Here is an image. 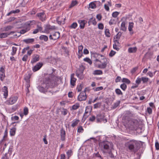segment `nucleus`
<instances>
[{
  "mask_svg": "<svg viewBox=\"0 0 159 159\" xmlns=\"http://www.w3.org/2000/svg\"><path fill=\"white\" fill-rule=\"evenodd\" d=\"M139 145L138 142L135 140H130L125 144V146L128 151L136 152L138 150V146Z\"/></svg>",
  "mask_w": 159,
  "mask_h": 159,
  "instance_id": "obj_1",
  "label": "nucleus"
},
{
  "mask_svg": "<svg viewBox=\"0 0 159 159\" xmlns=\"http://www.w3.org/2000/svg\"><path fill=\"white\" fill-rule=\"evenodd\" d=\"M44 77L43 79V86L42 87L38 86V89L42 92H44L45 90L50 87V76L49 75L44 74Z\"/></svg>",
  "mask_w": 159,
  "mask_h": 159,
  "instance_id": "obj_2",
  "label": "nucleus"
},
{
  "mask_svg": "<svg viewBox=\"0 0 159 159\" xmlns=\"http://www.w3.org/2000/svg\"><path fill=\"white\" fill-rule=\"evenodd\" d=\"M100 148L104 152H107L109 151L111 148L113 147L111 143L107 141L101 142L99 143Z\"/></svg>",
  "mask_w": 159,
  "mask_h": 159,
  "instance_id": "obj_3",
  "label": "nucleus"
},
{
  "mask_svg": "<svg viewBox=\"0 0 159 159\" xmlns=\"http://www.w3.org/2000/svg\"><path fill=\"white\" fill-rule=\"evenodd\" d=\"M128 127L130 129L134 130L136 129L138 126V121L134 119H130L127 124Z\"/></svg>",
  "mask_w": 159,
  "mask_h": 159,
  "instance_id": "obj_4",
  "label": "nucleus"
},
{
  "mask_svg": "<svg viewBox=\"0 0 159 159\" xmlns=\"http://www.w3.org/2000/svg\"><path fill=\"white\" fill-rule=\"evenodd\" d=\"M87 89L85 88L84 91L81 92L78 97V100L79 101H81L85 100L87 99V96L85 92Z\"/></svg>",
  "mask_w": 159,
  "mask_h": 159,
  "instance_id": "obj_5",
  "label": "nucleus"
},
{
  "mask_svg": "<svg viewBox=\"0 0 159 159\" xmlns=\"http://www.w3.org/2000/svg\"><path fill=\"white\" fill-rule=\"evenodd\" d=\"M96 119L97 122H103L105 123L107 122V120L105 118L104 114H98L97 115Z\"/></svg>",
  "mask_w": 159,
  "mask_h": 159,
  "instance_id": "obj_6",
  "label": "nucleus"
},
{
  "mask_svg": "<svg viewBox=\"0 0 159 159\" xmlns=\"http://www.w3.org/2000/svg\"><path fill=\"white\" fill-rule=\"evenodd\" d=\"M59 78L56 76H54L50 79V88H52L55 87L57 84V81Z\"/></svg>",
  "mask_w": 159,
  "mask_h": 159,
  "instance_id": "obj_7",
  "label": "nucleus"
},
{
  "mask_svg": "<svg viewBox=\"0 0 159 159\" xmlns=\"http://www.w3.org/2000/svg\"><path fill=\"white\" fill-rule=\"evenodd\" d=\"M50 31H51V34L50 35V38L54 40L57 39L60 37V33L57 32H54L50 28Z\"/></svg>",
  "mask_w": 159,
  "mask_h": 159,
  "instance_id": "obj_8",
  "label": "nucleus"
},
{
  "mask_svg": "<svg viewBox=\"0 0 159 159\" xmlns=\"http://www.w3.org/2000/svg\"><path fill=\"white\" fill-rule=\"evenodd\" d=\"M100 63L101 62L98 60L96 59L95 60V66L101 69L104 68L106 66V64L105 63L101 64Z\"/></svg>",
  "mask_w": 159,
  "mask_h": 159,
  "instance_id": "obj_9",
  "label": "nucleus"
},
{
  "mask_svg": "<svg viewBox=\"0 0 159 159\" xmlns=\"http://www.w3.org/2000/svg\"><path fill=\"white\" fill-rule=\"evenodd\" d=\"M17 99L18 98L17 97H12L8 100L7 101L6 103L8 105H12L16 102Z\"/></svg>",
  "mask_w": 159,
  "mask_h": 159,
  "instance_id": "obj_10",
  "label": "nucleus"
},
{
  "mask_svg": "<svg viewBox=\"0 0 159 159\" xmlns=\"http://www.w3.org/2000/svg\"><path fill=\"white\" fill-rule=\"evenodd\" d=\"M39 56L38 54H34L33 55L31 63H34L39 61Z\"/></svg>",
  "mask_w": 159,
  "mask_h": 159,
  "instance_id": "obj_11",
  "label": "nucleus"
},
{
  "mask_svg": "<svg viewBox=\"0 0 159 159\" xmlns=\"http://www.w3.org/2000/svg\"><path fill=\"white\" fill-rule=\"evenodd\" d=\"M32 74V73L31 71H29L28 72L27 74L25 75L24 79L26 81L27 83L29 84L30 82V79L31 77V76Z\"/></svg>",
  "mask_w": 159,
  "mask_h": 159,
  "instance_id": "obj_12",
  "label": "nucleus"
},
{
  "mask_svg": "<svg viewBox=\"0 0 159 159\" xmlns=\"http://www.w3.org/2000/svg\"><path fill=\"white\" fill-rule=\"evenodd\" d=\"M78 22L80 24V28L83 29L85 26V24L86 23V21L84 20H79Z\"/></svg>",
  "mask_w": 159,
  "mask_h": 159,
  "instance_id": "obj_13",
  "label": "nucleus"
},
{
  "mask_svg": "<svg viewBox=\"0 0 159 159\" xmlns=\"http://www.w3.org/2000/svg\"><path fill=\"white\" fill-rule=\"evenodd\" d=\"M76 76L80 79L83 78V70H76Z\"/></svg>",
  "mask_w": 159,
  "mask_h": 159,
  "instance_id": "obj_14",
  "label": "nucleus"
},
{
  "mask_svg": "<svg viewBox=\"0 0 159 159\" xmlns=\"http://www.w3.org/2000/svg\"><path fill=\"white\" fill-rule=\"evenodd\" d=\"M37 15L42 21H43L46 20L44 12L38 13Z\"/></svg>",
  "mask_w": 159,
  "mask_h": 159,
  "instance_id": "obj_15",
  "label": "nucleus"
},
{
  "mask_svg": "<svg viewBox=\"0 0 159 159\" xmlns=\"http://www.w3.org/2000/svg\"><path fill=\"white\" fill-rule=\"evenodd\" d=\"M75 74H71V75L70 84L73 86L75 85V83L76 80V79L74 78Z\"/></svg>",
  "mask_w": 159,
  "mask_h": 159,
  "instance_id": "obj_16",
  "label": "nucleus"
},
{
  "mask_svg": "<svg viewBox=\"0 0 159 159\" xmlns=\"http://www.w3.org/2000/svg\"><path fill=\"white\" fill-rule=\"evenodd\" d=\"M83 47L82 45L79 46L78 47V56L79 58H80L82 56V50Z\"/></svg>",
  "mask_w": 159,
  "mask_h": 159,
  "instance_id": "obj_17",
  "label": "nucleus"
},
{
  "mask_svg": "<svg viewBox=\"0 0 159 159\" xmlns=\"http://www.w3.org/2000/svg\"><path fill=\"white\" fill-rule=\"evenodd\" d=\"M137 50V48L136 47H134L129 48L128 50V51L129 53H133L136 52Z\"/></svg>",
  "mask_w": 159,
  "mask_h": 159,
  "instance_id": "obj_18",
  "label": "nucleus"
},
{
  "mask_svg": "<svg viewBox=\"0 0 159 159\" xmlns=\"http://www.w3.org/2000/svg\"><path fill=\"white\" fill-rule=\"evenodd\" d=\"M127 23L126 21H123L122 22L121 26H120V30L123 31H125L126 30V27L125 26V25Z\"/></svg>",
  "mask_w": 159,
  "mask_h": 159,
  "instance_id": "obj_19",
  "label": "nucleus"
},
{
  "mask_svg": "<svg viewBox=\"0 0 159 159\" xmlns=\"http://www.w3.org/2000/svg\"><path fill=\"white\" fill-rule=\"evenodd\" d=\"M23 41L25 43L27 44L31 43L34 41V39H24Z\"/></svg>",
  "mask_w": 159,
  "mask_h": 159,
  "instance_id": "obj_20",
  "label": "nucleus"
},
{
  "mask_svg": "<svg viewBox=\"0 0 159 159\" xmlns=\"http://www.w3.org/2000/svg\"><path fill=\"white\" fill-rule=\"evenodd\" d=\"M5 77L4 70H0V79L2 81Z\"/></svg>",
  "mask_w": 159,
  "mask_h": 159,
  "instance_id": "obj_21",
  "label": "nucleus"
},
{
  "mask_svg": "<svg viewBox=\"0 0 159 159\" xmlns=\"http://www.w3.org/2000/svg\"><path fill=\"white\" fill-rule=\"evenodd\" d=\"M66 133L65 131L61 129V140L62 141H64L65 139Z\"/></svg>",
  "mask_w": 159,
  "mask_h": 159,
  "instance_id": "obj_22",
  "label": "nucleus"
},
{
  "mask_svg": "<svg viewBox=\"0 0 159 159\" xmlns=\"http://www.w3.org/2000/svg\"><path fill=\"white\" fill-rule=\"evenodd\" d=\"M91 110L92 108L90 106H87L86 108L85 113L84 114V116L87 117V116L86 115V114H87L89 112H90L91 111Z\"/></svg>",
  "mask_w": 159,
  "mask_h": 159,
  "instance_id": "obj_23",
  "label": "nucleus"
},
{
  "mask_svg": "<svg viewBox=\"0 0 159 159\" xmlns=\"http://www.w3.org/2000/svg\"><path fill=\"white\" fill-rule=\"evenodd\" d=\"M79 121L80 120L78 119L74 120L72 121L71 126L73 127H74L78 124Z\"/></svg>",
  "mask_w": 159,
  "mask_h": 159,
  "instance_id": "obj_24",
  "label": "nucleus"
},
{
  "mask_svg": "<svg viewBox=\"0 0 159 159\" xmlns=\"http://www.w3.org/2000/svg\"><path fill=\"white\" fill-rule=\"evenodd\" d=\"M43 64L42 63H38L36 65L34 66L33 70H39L42 66Z\"/></svg>",
  "mask_w": 159,
  "mask_h": 159,
  "instance_id": "obj_25",
  "label": "nucleus"
},
{
  "mask_svg": "<svg viewBox=\"0 0 159 159\" xmlns=\"http://www.w3.org/2000/svg\"><path fill=\"white\" fill-rule=\"evenodd\" d=\"M16 130V128L15 127H13L11 129L10 131V134L11 136H13L15 135Z\"/></svg>",
  "mask_w": 159,
  "mask_h": 159,
  "instance_id": "obj_26",
  "label": "nucleus"
},
{
  "mask_svg": "<svg viewBox=\"0 0 159 159\" xmlns=\"http://www.w3.org/2000/svg\"><path fill=\"white\" fill-rule=\"evenodd\" d=\"M133 27L134 23L133 22L129 23L128 30L130 33L132 31V29Z\"/></svg>",
  "mask_w": 159,
  "mask_h": 159,
  "instance_id": "obj_27",
  "label": "nucleus"
},
{
  "mask_svg": "<svg viewBox=\"0 0 159 159\" xmlns=\"http://www.w3.org/2000/svg\"><path fill=\"white\" fill-rule=\"evenodd\" d=\"M39 39L40 40H43L45 41H46L48 40V37L46 35H42L39 37Z\"/></svg>",
  "mask_w": 159,
  "mask_h": 159,
  "instance_id": "obj_28",
  "label": "nucleus"
},
{
  "mask_svg": "<svg viewBox=\"0 0 159 159\" xmlns=\"http://www.w3.org/2000/svg\"><path fill=\"white\" fill-rule=\"evenodd\" d=\"M78 25L76 22L73 23L70 26H69V28L70 29H75L77 26Z\"/></svg>",
  "mask_w": 159,
  "mask_h": 159,
  "instance_id": "obj_29",
  "label": "nucleus"
},
{
  "mask_svg": "<svg viewBox=\"0 0 159 159\" xmlns=\"http://www.w3.org/2000/svg\"><path fill=\"white\" fill-rule=\"evenodd\" d=\"M17 50V48L15 47H12V52L11 53V54L12 56H14L15 55L16 52Z\"/></svg>",
  "mask_w": 159,
  "mask_h": 159,
  "instance_id": "obj_30",
  "label": "nucleus"
},
{
  "mask_svg": "<svg viewBox=\"0 0 159 159\" xmlns=\"http://www.w3.org/2000/svg\"><path fill=\"white\" fill-rule=\"evenodd\" d=\"M89 7L91 9H94L96 7V5L94 2H92L89 4Z\"/></svg>",
  "mask_w": 159,
  "mask_h": 159,
  "instance_id": "obj_31",
  "label": "nucleus"
},
{
  "mask_svg": "<svg viewBox=\"0 0 159 159\" xmlns=\"http://www.w3.org/2000/svg\"><path fill=\"white\" fill-rule=\"evenodd\" d=\"M35 23L36 21L34 20L29 21L26 22L27 25L30 26L35 24Z\"/></svg>",
  "mask_w": 159,
  "mask_h": 159,
  "instance_id": "obj_32",
  "label": "nucleus"
},
{
  "mask_svg": "<svg viewBox=\"0 0 159 159\" xmlns=\"http://www.w3.org/2000/svg\"><path fill=\"white\" fill-rule=\"evenodd\" d=\"M50 30V25H47L45 27L44 32L46 33H49Z\"/></svg>",
  "mask_w": 159,
  "mask_h": 159,
  "instance_id": "obj_33",
  "label": "nucleus"
},
{
  "mask_svg": "<svg viewBox=\"0 0 159 159\" xmlns=\"http://www.w3.org/2000/svg\"><path fill=\"white\" fill-rule=\"evenodd\" d=\"M8 36L7 33H0V38H4Z\"/></svg>",
  "mask_w": 159,
  "mask_h": 159,
  "instance_id": "obj_34",
  "label": "nucleus"
},
{
  "mask_svg": "<svg viewBox=\"0 0 159 159\" xmlns=\"http://www.w3.org/2000/svg\"><path fill=\"white\" fill-rule=\"evenodd\" d=\"M105 34L106 36L108 37H110L111 34L108 29H106L105 31Z\"/></svg>",
  "mask_w": 159,
  "mask_h": 159,
  "instance_id": "obj_35",
  "label": "nucleus"
},
{
  "mask_svg": "<svg viewBox=\"0 0 159 159\" xmlns=\"http://www.w3.org/2000/svg\"><path fill=\"white\" fill-rule=\"evenodd\" d=\"M78 4V2L77 1L75 0V1H73L71 4H70V5L69 7V8H71L72 7H74V6L77 5Z\"/></svg>",
  "mask_w": 159,
  "mask_h": 159,
  "instance_id": "obj_36",
  "label": "nucleus"
},
{
  "mask_svg": "<svg viewBox=\"0 0 159 159\" xmlns=\"http://www.w3.org/2000/svg\"><path fill=\"white\" fill-rule=\"evenodd\" d=\"M102 73L101 70H95L93 72V74L94 75H101Z\"/></svg>",
  "mask_w": 159,
  "mask_h": 159,
  "instance_id": "obj_37",
  "label": "nucleus"
},
{
  "mask_svg": "<svg viewBox=\"0 0 159 159\" xmlns=\"http://www.w3.org/2000/svg\"><path fill=\"white\" fill-rule=\"evenodd\" d=\"M84 61L86 62L89 64L90 65H91L92 63V61L91 59L88 57H86L84 59Z\"/></svg>",
  "mask_w": 159,
  "mask_h": 159,
  "instance_id": "obj_38",
  "label": "nucleus"
},
{
  "mask_svg": "<svg viewBox=\"0 0 159 159\" xmlns=\"http://www.w3.org/2000/svg\"><path fill=\"white\" fill-rule=\"evenodd\" d=\"M30 30V27L27 28H26L25 29H23L20 31V33L21 34H24L25 32L29 31Z\"/></svg>",
  "mask_w": 159,
  "mask_h": 159,
  "instance_id": "obj_39",
  "label": "nucleus"
},
{
  "mask_svg": "<svg viewBox=\"0 0 159 159\" xmlns=\"http://www.w3.org/2000/svg\"><path fill=\"white\" fill-rule=\"evenodd\" d=\"M7 129H6L4 133V136L3 137V139L1 140V142H2L3 140H5V138L7 137Z\"/></svg>",
  "mask_w": 159,
  "mask_h": 159,
  "instance_id": "obj_40",
  "label": "nucleus"
},
{
  "mask_svg": "<svg viewBox=\"0 0 159 159\" xmlns=\"http://www.w3.org/2000/svg\"><path fill=\"white\" fill-rule=\"evenodd\" d=\"M83 88V85L82 84H80L78 85L77 86L76 89L77 90L78 92H79L81 91Z\"/></svg>",
  "mask_w": 159,
  "mask_h": 159,
  "instance_id": "obj_41",
  "label": "nucleus"
},
{
  "mask_svg": "<svg viewBox=\"0 0 159 159\" xmlns=\"http://www.w3.org/2000/svg\"><path fill=\"white\" fill-rule=\"evenodd\" d=\"M13 27L11 25L7 26L4 28V30L5 31H8L11 30Z\"/></svg>",
  "mask_w": 159,
  "mask_h": 159,
  "instance_id": "obj_42",
  "label": "nucleus"
},
{
  "mask_svg": "<svg viewBox=\"0 0 159 159\" xmlns=\"http://www.w3.org/2000/svg\"><path fill=\"white\" fill-rule=\"evenodd\" d=\"M122 82L126 83L127 84H129L130 83V81L128 79L123 78L122 80Z\"/></svg>",
  "mask_w": 159,
  "mask_h": 159,
  "instance_id": "obj_43",
  "label": "nucleus"
},
{
  "mask_svg": "<svg viewBox=\"0 0 159 159\" xmlns=\"http://www.w3.org/2000/svg\"><path fill=\"white\" fill-rule=\"evenodd\" d=\"M120 87L123 90L125 91L126 89L127 85L123 83L121 84Z\"/></svg>",
  "mask_w": 159,
  "mask_h": 159,
  "instance_id": "obj_44",
  "label": "nucleus"
},
{
  "mask_svg": "<svg viewBox=\"0 0 159 159\" xmlns=\"http://www.w3.org/2000/svg\"><path fill=\"white\" fill-rule=\"evenodd\" d=\"M80 107V104H76L73 105L72 107V109L73 110H76Z\"/></svg>",
  "mask_w": 159,
  "mask_h": 159,
  "instance_id": "obj_45",
  "label": "nucleus"
},
{
  "mask_svg": "<svg viewBox=\"0 0 159 159\" xmlns=\"http://www.w3.org/2000/svg\"><path fill=\"white\" fill-rule=\"evenodd\" d=\"M61 112L62 115L65 116L68 113V110L66 109L63 108L62 109V110L61 111Z\"/></svg>",
  "mask_w": 159,
  "mask_h": 159,
  "instance_id": "obj_46",
  "label": "nucleus"
},
{
  "mask_svg": "<svg viewBox=\"0 0 159 159\" xmlns=\"http://www.w3.org/2000/svg\"><path fill=\"white\" fill-rule=\"evenodd\" d=\"M115 92L118 95H122V93L121 90L119 89H116Z\"/></svg>",
  "mask_w": 159,
  "mask_h": 159,
  "instance_id": "obj_47",
  "label": "nucleus"
},
{
  "mask_svg": "<svg viewBox=\"0 0 159 159\" xmlns=\"http://www.w3.org/2000/svg\"><path fill=\"white\" fill-rule=\"evenodd\" d=\"M142 81H143V83H147L148 80V78L147 77H142Z\"/></svg>",
  "mask_w": 159,
  "mask_h": 159,
  "instance_id": "obj_48",
  "label": "nucleus"
},
{
  "mask_svg": "<svg viewBox=\"0 0 159 159\" xmlns=\"http://www.w3.org/2000/svg\"><path fill=\"white\" fill-rule=\"evenodd\" d=\"M36 29L39 31H42L43 28L40 24V23H39V24L37 25V27Z\"/></svg>",
  "mask_w": 159,
  "mask_h": 159,
  "instance_id": "obj_49",
  "label": "nucleus"
},
{
  "mask_svg": "<svg viewBox=\"0 0 159 159\" xmlns=\"http://www.w3.org/2000/svg\"><path fill=\"white\" fill-rule=\"evenodd\" d=\"M98 27L100 30H102L104 28L103 25L102 23H100L98 25Z\"/></svg>",
  "mask_w": 159,
  "mask_h": 159,
  "instance_id": "obj_50",
  "label": "nucleus"
},
{
  "mask_svg": "<svg viewBox=\"0 0 159 159\" xmlns=\"http://www.w3.org/2000/svg\"><path fill=\"white\" fill-rule=\"evenodd\" d=\"M119 14V12L117 11H115L112 13V16L114 18H116L117 17Z\"/></svg>",
  "mask_w": 159,
  "mask_h": 159,
  "instance_id": "obj_51",
  "label": "nucleus"
},
{
  "mask_svg": "<svg viewBox=\"0 0 159 159\" xmlns=\"http://www.w3.org/2000/svg\"><path fill=\"white\" fill-rule=\"evenodd\" d=\"M121 33L120 32H119L118 34L116 35L115 36V38L116 39L118 40L119 39L121 36Z\"/></svg>",
  "mask_w": 159,
  "mask_h": 159,
  "instance_id": "obj_52",
  "label": "nucleus"
},
{
  "mask_svg": "<svg viewBox=\"0 0 159 159\" xmlns=\"http://www.w3.org/2000/svg\"><path fill=\"white\" fill-rule=\"evenodd\" d=\"M66 154L68 157H69L72 155V152L70 150H69L67 152Z\"/></svg>",
  "mask_w": 159,
  "mask_h": 159,
  "instance_id": "obj_53",
  "label": "nucleus"
},
{
  "mask_svg": "<svg viewBox=\"0 0 159 159\" xmlns=\"http://www.w3.org/2000/svg\"><path fill=\"white\" fill-rule=\"evenodd\" d=\"M78 132L79 133H82L84 131V129L83 128L82 126H80L78 127Z\"/></svg>",
  "mask_w": 159,
  "mask_h": 159,
  "instance_id": "obj_54",
  "label": "nucleus"
},
{
  "mask_svg": "<svg viewBox=\"0 0 159 159\" xmlns=\"http://www.w3.org/2000/svg\"><path fill=\"white\" fill-rule=\"evenodd\" d=\"M30 48V47L29 46H28L26 47V48H24L22 50V53L23 54H24L25 53L26 51L28 50H29Z\"/></svg>",
  "mask_w": 159,
  "mask_h": 159,
  "instance_id": "obj_55",
  "label": "nucleus"
},
{
  "mask_svg": "<svg viewBox=\"0 0 159 159\" xmlns=\"http://www.w3.org/2000/svg\"><path fill=\"white\" fill-rule=\"evenodd\" d=\"M101 103H97L94 105V108L95 109L99 107H100Z\"/></svg>",
  "mask_w": 159,
  "mask_h": 159,
  "instance_id": "obj_56",
  "label": "nucleus"
},
{
  "mask_svg": "<svg viewBox=\"0 0 159 159\" xmlns=\"http://www.w3.org/2000/svg\"><path fill=\"white\" fill-rule=\"evenodd\" d=\"M28 113V109L27 107H25L24 109V113L25 115H26Z\"/></svg>",
  "mask_w": 159,
  "mask_h": 159,
  "instance_id": "obj_57",
  "label": "nucleus"
},
{
  "mask_svg": "<svg viewBox=\"0 0 159 159\" xmlns=\"http://www.w3.org/2000/svg\"><path fill=\"white\" fill-rule=\"evenodd\" d=\"M60 17H57L56 19H57V21L58 23V24L60 25L61 24L62 21L63 20V19L61 20H59L60 19Z\"/></svg>",
  "mask_w": 159,
  "mask_h": 159,
  "instance_id": "obj_58",
  "label": "nucleus"
},
{
  "mask_svg": "<svg viewBox=\"0 0 159 159\" xmlns=\"http://www.w3.org/2000/svg\"><path fill=\"white\" fill-rule=\"evenodd\" d=\"M103 89V87L102 86H100L96 88L95 89H94V90L96 91H99L102 90Z\"/></svg>",
  "mask_w": 159,
  "mask_h": 159,
  "instance_id": "obj_59",
  "label": "nucleus"
},
{
  "mask_svg": "<svg viewBox=\"0 0 159 159\" xmlns=\"http://www.w3.org/2000/svg\"><path fill=\"white\" fill-rule=\"evenodd\" d=\"M142 81L141 78H138L136 80V83L138 84H139Z\"/></svg>",
  "mask_w": 159,
  "mask_h": 159,
  "instance_id": "obj_60",
  "label": "nucleus"
},
{
  "mask_svg": "<svg viewBox=\"0 0 159 159\" xmlns=\"http://www.w3.org/2000/svg\"><path fill=\"white\" fill-rule=\"evenodd\" d=\"M20 10L17 9L15 10H12L11 11V12H12V14H16L17 13L20 12Z\"/></svg>",
  "mask_w": 159,
  "mask_h": 159,
  "instance_id": "obj_61",
  "label": "nucleus"
},
{
  "mask_svg": "<svg viewBox=\"0 0 159 159\" xmlns=\"http://www.w3.org/2000/svg\"><path fill=\"white\" fill-rule=\"evenodd\" d=\"M28 58V56L27 55H24L23 57L22 58V60L23 61H27V58Z\"/></svg>",
  "mask_w": 159,
  "mask_h": 159,
  "instance_id": "obj_62",
  "label": "nucleus"
},
{
  "mask_svg": "<svg viewBox=\"0 0 159 159\" xmlns=\"http://www.w3.org/2000/svg\"><path fill=\"white\" fill-rule=\"evenodd\" d=\"M114 44L115 45H116V46H120V43H119V41L118 40L116 39L114 41Z\"/></svg>",
  "mask_w": 159,
  "mask_h": 159,
  "instance_id": "obj_63",
  "label": "nucleus"
},
{
  "mask_svg": "<svg viewBox=\"0 0 159 159\" xmlns=\"http://www.w3.org/2000/svg\"><path fill=\"white\" fill-rule=\"evenodd\" d=\"M155 146L157 150H159V143L157 141H156L155 143Z\"/></svg>",
  "mask_w": 159,
  "mask_h": 159,
  "instance_id": "obj_64",
  "label": "nucleus"
}]
</instances>
